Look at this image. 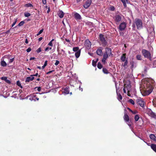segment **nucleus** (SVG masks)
<instances>
[{"label":"nucleus","instance_id":"obj_7","mask_svg":"<svg viewBox=\"0 0 156 156\" xmlns=\"http://www.w3.org/2000/svg\"><path fill=\"white\" fill-rule=\"evenodd\" d=\"M126 27V24L124 22L121 23L119 25V29L121 31H122L125 30Z\"/></svg>","mask_w":156,"mask_h":156},{"label":"nucleus","instance_id":"obj_27","mask_svg":"<svg viewBox=\"0 0 156 156\" xmlns=\"http://www.w3.org/2000/svg\"><path fill=\"white\" fill-rule=\"evenodd\" d=\"M130 64L131 65V67L132 68H133L136 66V63L133 61L131 62Z\"/></svg>","mask_w":156,"mask_h":156},{"label":"nucleus","instance_id":"obj_28","mask_svg":"<svg viewBox=\"0 0 156 156\" xmlns=\"http://www.w3.org/2000/svg\"><path fill=\"white\" fill-rule=\"evenodd\" d=\"M103 72L106 74H108L109 73L108 70L106 68H103L102 69Z\"/></svg>","mask_w":156,"mask_h":156},{"label":"nucleus","instance_id":"obj_19","mask_svg":"<svg viewBox=\"0 0 156 156\" xmlns=\"http://www.w3.org/2000/svg\"><path fill=\"white\" fill-rule=\"evenodd\" d=\"M126 54L124 53L122 54V55L121 57V60L122 62H124L126 61Z\"/></svg>","mask_w":156,"mask_h":156},{"label":"nucleus","instance_id":"obj_58","mask_svg":"<svg viewBox=\"0 0 156 156\" xmlns=\"http://www.w3.org/2000/svg\"><path fill=\"white\" fill-rule=\"evenodd\" d=\"M120 0L122 2V3L124 2H126V1L127 2L128 1V0Z\"/></svg>","mask_w":156,"mask_h":156},{"label":"nucleus","instance_id":"obj_60","mask_svg":"<svg viewBox=\"0 0 156 156\" xmlns=\"http://www.w3.org/2000/svg\"><path fill=\"white\" fill-rule=\"evenodd\" d=\"M35 59L34 57H31L30 59V60H34Z\"/></svg>","mask_w":156,"mask_h":156},{"label":"nucleus","instance_id":"obj_31","mask_svg":"<svg viewBox=\"0 0 156 156\" xmlns=\"http://www.w3.org/2000/svg\"><path fill=\"white\" fill-rule=\"evenodd\" d=\"M139 119V115H135L134 117V119L135 121L137 122L138 121Z\"/></svg>","mask_w":156,"mask_h":156},{"label":"nucleus","instance_id":"obj_17","mask_svg":"<svg viewBox=\"0 0 156 156\" xmlns=\"http://www.w3.org/2000/svg\"><path fill=\"white\" fill-rule=\"evenodd\" d=\"M34 79V77L32 76V77H27L25 80V82H29L30 81L33 80Z\"/></svg>","mask_w":156,"mask_h":156},{"label":"nucleus","instance_id":"obj_40","mask_svg":"<svg viewBox=\"0 0 156 156\" xmlns=\"http://www.w3.org/2000/svg\"><path fill=\"white\" fill-rule=\"evenodd\" d=\"M109 9L112 11H113L115 9L114 7L113 6H111L110 7Z\"/></svg>","mask_w":156,"mask_h":156},{"label":"nucleus","instance_id":"obj_4","mask_svg":"<svg viewBox=\"0 0 156 156\" xmlns=\"http://www.w3.org/2000/svg\"><path fill=\"white\" fill-rule=\"evenodd\" d=\"M148 85H149V87H150V88L144 90L143 92L142 93V94L143 96H145L148 95L152 91L153 88L151 85L150 84V83H149Z\"/></svg>","mask_w":156,"mask_h":156},{"label":"nucleus","instance_id":"obj_6","mask_svg":"<svg viewBox=\"0 0 156 156\" xmlns=\"http://www.w3.org/2000/svg\"><path fill=\"white\" fill-rule=\"evenodd\" d=\"M85 45L86 48L88 49L90 48L91 47V42L88 39L86 40L85 41Z\"/></svg>","mask_w":156,"mask_h":156},{"label":"nucleus","instance_id":"obj_10","mask_svg":"<svg viewBox=\"0 0 156 156\" xmlns=\"http://www.w3.org/2000/svg\"><path fill=\"white\" fill-rule=\"evenodd\" d=\"M112 49L109 48H105V53L107 54L110 56L111 55H112Z\"/></svg>","mask_w":156,"mask_h":156},{"label":"nucleus","instance_id":"obj_35","mask_svg":"<svg viewBox=\"0 0 156 156\" xmlns=\"http://www.w3.org/2000/svg\"><path fill=\"white\" fill-rule=\"evenodd\" d=\"M109 56L108 54H106L105 53H104L103 55V58L104 59H107L108 58V57Z\"/></svg>","mask_w":156,"mask_h":156},{"label":"nucleus","instance_id":"obj_12","mask_svg":"<svg viewBox=\"0 0 156 156\" xmlns=\"http://www.w3.org/2000/svg\"><path fill=\"white\" fill-rule=\"evenodd\" d=\"M123 119L126 122H128L129 121V117L128 115H127L126 113H124V115L123 116Z\"/></svg>","mask_w":156,"mask_h":156},{"label":"nucleus","instance_id":"obj_56","mask_svg":"<svg viewBox=\"0 0 156 156\" xmlns=\"http://www.w3.org/2000/svg\"><path fill=\"white\" fill-rule=\"evenodd\" d=\"M48 50H49V47H46V48H45L44 49V51H47Z\"/></svg>","mask_w":156,"mask_h":156},{"label":"nucleus","instance_id":"obj_14","mask_svg":"<svg viewBox=\"0 0 156 156\" xmlns=\"http://www.w3.org/2000/svg\"><path fill=\"white\" fill-rule=\"evenodd\" d=\"M1 79L2 80H4L5 82L8 83V84H10V81L7 79V77L6 76H3L1 78Z\"/></svg>","mask_w":156,"mask_h":156},{"label":"nucleus","instance_id":"obj_46","mask_svg":"<svg viewBox=\"0 0 156 156\" xmlns=\"http://www.w3.org/2000/svg\"><path fill=\"white\" fill-rule=\"evenodd\" d=\"M37 88V90L38 91H40L41 90V87H36L35 88V89H36Z\"/></svg>","mask_w":156,"mask_h":156},{"label":"nucleus","instance_id":"obj_3","mask_svg":"<svg viewBox=\"0 0 156 156\" xmlns=\"http://www.w3.org/2000/svg\"><path fill=\"white\" fill-rule=\"evenodd\" d=\"M135 24L138 29H141L142 27V22L141 20L138 18H136L135 20Z\"/></svg>","mask_w":156,"mask_h":156},{"label":"nucleus","instance_id":"obj_25","mask_svg":"<svg viewBox=\"0 0 156 156\" xmlns=\"http://www.w3.org/2000/svg\"><path fill=\"white\" fill-rule=\"evenodd\" d=\"M116 93H117V95H118V100L119 101L121 100L122 99V97L121 95L120 94L118 95V93L117 92V89H116Z\"/></svg>","mask_w":156,"mask_h":156},{"label":"nucleus","instance_id":"obj_63","mask_svg":"<svg viewBox=\"0 0 156 156\" xmlns=\"http://www.w3.org/2000/svg\"><path fill=\"white\" fill-rule=\"evenodd\" d=\"M65 40L68 42H70V40L69 39H65Z\"/></svg>","mask_w":156,"mask_h":156},{"label":"nucleus","instance_id":"obj_54","mask_svg":"<svg viewBox=\"0 0 156 156\" xmlns=\"http://www.w3.org/2000/svg\"><path fill=\"white\" fill-rule=\"evenodd\" d=\"M38 76V73H37L36 74H35L34 75H30V76L34 77V76Z\"/></svg>","mask_w":156,"mask_h":156},{"label":"nucleus","instance_id":"obj_21","mask_svg":"<svg viewBox=\"0 0 156 156\" xmlns=\"http://www.w3.org/2000/svg\"><path fill=\"white\" fill-rule=\"evenodd\" d=\"M2 59H1V61L0 62L1 65L3 67H5L7 66V64L5 61L4 60H2Z\"/></svg>","mask_w":156,"mask_h":156},{"label":"nucleus","instance_id":"obj_62","mask_svg":"<svg viewBox=\"0 0 156 156\" xmlns=\"http://www.w3.org/2000/svg\"><path fill=\"white\" fill-rule=\"evenodd\" d=\"M57 51L58 52V54H60L59 53V48L58 47L57 48Z\"/></svg>","mask_w":156,"mask_h":156},{"label":"nucleus","instance_id":"obj_5","mask_svg":"<svg viewBox=\"0 0 156 156\" xmlns=\"http://www.w3.org/2000/svg\"><path fill=\"white\" fill-rule=\"evenodd\" d=\"M142 53L145 58L151 59V54L149 51L145 49H143L142 50Z\"/></svg>","mask_w":156,"mask_h":156},{"label":"nucleus","instance_id":"obj_37","mask_svg":"<svg viewBox=\"0 0 156 156\" xmlns=\"http://www.w3.org/2000/svg\"><path fill=\"white\" fill-rule=\"evenodd\" d=\"M128 102L133 105H134L135 104L134 101L132 99H129L128 101Z\"/></svg>","mask_w":156,"mask_h":156},{"label":"nucleus","instance_id":"obj_24","mask_svg":"<svg viewBox=\"0 0 156 156\" xmlns=\"http://www.w3.org/2000/svg\"><path fill=\"white\" fill-rule=\"evenodd\" d=\"M80 52L81 51L80 50L76 52L75 53V55L76 58H78L79 57L80 54Z\"/></svg>","mask_w":156,"mask_h":156},{"label":"nucleus","instance_id":"obj_26","mask_svg":"<svg viewBox=\"0 0 156 156\" xmlns=\"http://www.w3.org/2000/svg\"><path fill=\"white\" fill-rule=\"evenodd\" d=\"M69 88L66 87L64 89V92L66 94H68L69 93Z\"/></svg>","mask_w":156,"mask_h":156},{"label":"nucleus","instance_id":"obj_47","mask_svg":"<svg viewBox=\"0 0 156 156\" xmlns=\"http://www.w3.org/2000/svg\"><path fill=\"white\" fill-rule=\"evenodd\" d=\"M59 61L58 60H56V62H55V66H57L59 64Z\"/></svg>","mask_w":156,"mask_h":156},{"label":"nucleus","instance_id":"obj_30","mask_svg":"<svg viewBox=\"0 0 156 156\" xmlns=\"http://www.w3.org/2000/svg\"><path fill=\"white\" fill-rule=\"evenodd\" d=\"M102 64H101V63L100 62H99L98 64V65H97V67L98 68L100 69H101L102 68Z\"/></svg>","mask_w":156,"mask_h":156},{"label":"nucleus","instance_id":"obj_51","mask_svg":"<svg viewBox=\"0 0 156 156\" xmlns=\"http://www.w3.org/2000/svg\"><path fill=\"white\" fill-rule=\"evenodd\" d=\"M106 59H105L104 58H103L101 60L102 62L104 63H105L106 62Z\"/></svg>","mask_w":156,"mask_h":156},{"label":"nucleus","instance_id":"obj_57","mask_svg":"<svg viewBox=\"0 0 156 156\" xmlns=\"http://www.w3.org/2000/svg\"><path fill=\"white\" fill-rule=\"evenodd\" d=\"M43 39V38L41 37H40L38 38L39 41H41Z\"/></svg>","mask_w":156,"mask_h":156},{"label":"nucleus","instance_id":"obj_32","mask_svg":"<svg viewBox=\"0 0 156 156\" xmlns=\"http://www.w3.org/2000/svg\"><path fill=\"white\" fill-rule=\"evenodd\" d=\"M54 39H52L51 41H50V42L48 43V45L52 47L53 46V44H52V42L54 41Z\"/></svg>","mask_w":156,"mask_h":156},{"label":"nucleus","instance_id":"obj_64","mask_svg":"<svg viewBox=\"0 0 156 156\" xmlns=\"http://www.w3.org/2000/svg\"><path fill=\"white\" fill-rule=\"evenodd\" d=\"M127 109L129 110V111H130V112H132V110H131L130 108H127Z\"/></svg>","mask_w":156,"mask_h":156},{"label":"nucleus","instance_id":"obj_50","mask_svg":"<svg viewBox=\"0 0 156 156\" xmlns=\"http://www.w3.org/2000/svg\"><path fill=\"white\" fill-rule=\"evenodd\" d=\"M124 7L125 8H126L127 7V5L126 3V2H124L122 3Z\"/></svg>","mask_w":156,"mask_h":156},{"label":"nucleus","instance_id":"obj_13","mask_svg":"<svg viewBox=\"0 0 156 156\" xmlns=\"http://www.w3.org/2000/svg\"><path fill=\"white\" fill-rule=\"evenodd\" d=\"M148 114L152 118L156 119V115L154 112L152 111H150L148 112Z\"/></svg>","mask_w":156,"mask_h":156},{"label":"nucleus","instance_id":"obj_22","mask_svg":"<svg viewBox=\"0 0 156 156\" xmlns=\"http://www.w3.org/2000/svg\"><path fill=\"white\" fill-rule=\"evenodd\" d=\"M150 137L151 139L154 141L156 140V136L153 134H151L150 135Z\"/></svg>","mask_w":156,"mask_h":156},{"label":"nucleus","instance_id":"obj_36","mask_svg":"<svg viewBox=\"0 0 156 156\" xmlns=\"http://www.w3.org/2000/svg\"><path fill=\"white\" fill-rule=\"evenodd\" d=\"M25 6L26 7H33V5L30 4V3H28L27 4H26L25 5Z\"/></svg>","mask_w":156,"mask_h":156},{"label":"nucleus","instance_id":"obj_45","mask_svg":"<svg viewBox=\"0 0 156 156\" xmlns=\"http://www.w3.org/2000/svg\"><path fill=\"white\" fill-rule=\"evenodd\" d=\"M41 51V48H39L36 51L37 53H39Z\"/></svg>","mask_w":156,"mask_h":156},{"label":"nucleus","instance_id":"obj_11","mask_svg":"<svg viewBox=\"0 0 156 156\" xmlns=\"http://www.w3.org/2000/svg\"><path fill=\"white\" fill-rule=\"evenodd\" d=\"M91 2V1L90 0H87L83 5V7L85 9L87 8L90 5Z\"/></svg>","mask_w":156,"mask_h":156},{"label":"nucleus","instance_id":"obj_44","mask_svg":"<svg viewBox=\"0 0 156 156\" xmlns=\"http://www.w3.org/2000/svg\"><path fill=\"white\" fill-rule=\"evenodd\" d=\"M17 19H15V21L13 22V23L12 24V27H13L15 25V24H16V23L17 22Z\"/></svg>","mask_w":156,"mask_h":156},{"label":"nucleus","instance_id":"obj_39","mask_svg":"<svg viewBox=\"0 0 156 156\" xmlns=\"http://www.w3.org/2000/svg\"><path fill=\"white\" fill-rule=\"evenodd\" d=\"M31 14L30 13L27 12L24 13V16L26 17H28L30 16Z\"/></svg>","mask_w":156,"mask_h":156},{"label":"nucleus","instance_id":"obj_42","mask_svg":"<svg viewBox=\"0 0 156 156\" xmlns=\"http://www.w3.org/2000/svg\"><path fill=\"white\" fill-rule=\"evenodd\" d=\"M96 63L97 62H95V61H94V60L92 61V64L95 67L96 66Z\"/></svg>","mask_w":156,"mask_h":156},{"label":"nucleus","instance_id":"obj_41","mask_svg":"<svg viewBox=\"0 0 156 156\" xmlns=\"http://www.w3.org/2000/svg\"><path fill=\"white\" fill-rule=\"evenodd\" d=\"M24 21H21L19 23L18 26H23L24 24Z\"/></svg>","mask_w":156,"mask_h":156},{"label":"nucleus","instance_id":"obj_49","mask_svg":"<svg viewBox=\"0 0 156 156\" xmlns=\"http://www.w3.org/2000/svg\"><path fill=\"white\" fill-rule=\"evenodd\" d=\"M131 112L133 114H135L138 113V112L137 111L135 110L134 111H132Z\"/></svg>","mask_w":156,"mask_h":156},{"label":"nucleus","instance_id":"obj_29","mask_svg":"<svg viewBox=\"0 0 156 156\" xmlns=\"http://www.w3.org/2000/svg\"><path fill=\"white\" fill-rule=\"evenodd\" d=\"M78 47H74L73 48V51L74 52H77L80 50Z\"/></svg>","mask_w":156,"mask_h":156},{"label":"nucleus","instance_id":"obj_52","mask_svg":"<svg viewBox=\"0 0 156 156\" xmlns=\"http://www.w3.org/2000/svg\"><path fill=\"white\" fill-rule=\"evenodd\" d=\"M54 71V70H52V71H49L48 72H47L46 73V74L47 75H48V74H50V73H51L52 72H53Z\"/></svg>","mask_w":156,"mask_h":156},{"label":"nucleus","instance_id":"obj_16","mask_svg":"<svg viewBox=\"0 0 156 156\" xmlns=\"http://www.w3.org/2000/svg\"><path fill=\"white\" fill-rule=\"evenodd\" d=\"M74 16L75 19L77 20H80L81 19L80 15L77 12L75 13Z\"/></svg>","mask_w":156,"mask_h":156},{"label":"nucleus","instance_id":"obj_9","mask_svg":"<svg viewBox=\"0 0 156 156\" xmlns=\"http://www.w3.org/2000/svg\"><path fill=\"white\" fill-rule=\"evenodd\" d=\"M137 103L141 107H143L144 105V101L140 99H138L136 100Z\"/></svg>","mask_w":156,"mask_h":156},{"label":"nucleus","instance_id":"obj_18","mask_svg":"<svg viewBox=\"0 0 156 156\" xmlns=\"http://www.w3.org/2000/svg\"><path fill=\"white\" fill-rule=\"evenodd\" d=\"M97 54L99 56H101L103 54L102 50L101 49H98L96 51Z\"/></svg>","mask_w":156,"mask_h":156},{"label":"nucleus","instance_id":"obj_34","mask_svg":"<svg viewBox=\"0 0 156 156\" xmlns=\"http://www.w3.org/2000/svg\"><path fill=\"white\" fill-rule=\"evenodd\" d=\"M128 58H127L126 59V61H125V62L124 63V64L123 65V66L124 67H126L127 66L128 64V61H127Z\"/></svg>","mask_w":156,"mask_h":156},{"label":"nucleus","instance_id":"obj_53","mask_svg":"<svg viewBox=\"0 0 156 156\" xmlns=\"http://www.w3.org/2000/svg\"><path fill=\"white\" fill-rule=\"evenodd\" d=\"M42 2L44 4H46L47 2L46 0H42Z\"/></svg>","mask_w":156,"mask_h":156},{"label":"nucleus","instance_id":"obj_38","mask_svg":"<svg viewBox=\"0 0 156 156\" xmlns=\"http://www.w3.org/2000/svg\"><path fill=\"white\" fill-rule=\"evenodd\" d=\"M16 84L17 85V86L20 87L21 88H23L22 86L21 85V84L19 81H18L17 82Z\"/></svg>","mask_w":156,"mask_h":156},{"label":"nucleus","instance_id":"obj_43","mask_svg":"<svg viewBox=\"0 0 156 156\" xmlns=\"http://www.w3.org/2000/svg\"><path fill=\"white\" fill-rule=\"evenodd\" d=\"M43 30H44V29H42L40 30V31L38 32V34H37V36H38L40 34H41L43 32Z\"/></svg>","mask_w":156,"mask_h":156},{"label":"nucleus","instance_id":"obj_59","mask_svg":"<svg viewBox=\"0 0 156 156\" xmlns=\"http://www.w3.org/2000/svg\"><path fill=\"white\" fill-rule=\"evenodd\" d=\"M25 42L26 44H28V40H27V39H26Z\"/></svg>","mask_w":156,"mask_h":156},{"label":"nucleus","instance_id":"obj_55","mask_svg":"<svg viewBox=\"0 0 156 156\" xmlns=\"http://www.w3.org/2000/svg\"><path fill=\"white\" fill-rule=\"evenodd\" d=\"M47 62H48V61L47 60L45 61V62L44 65L45 66L47 65Z\"/></svg>","mask_w":156,"mask_h":156},{"label":"nucleus","instance_id":"obj_48","mask_svg":"<svg viewBox=\"0 0 156 156\" xmlns=\"http://www.w3.org/2000/svg\"><path fill=\"white\" fill-rule=\"evenodd\" d=\"M31 48H30L29 47L27 49L26 51L27 52H29L31 51Z\"/></svg>","mask_w":156,"mask_h":156},{"label":"nucleus","instance_id":"obj_2","mask_svg":"<svg viewBox=\"0 0 156 156\" xmlns=\"http://www.w3.org/2000/svg\"><path fill=\"white\" fill-rule=\"evenodd\" d=\"M122 15L120 14L116 15L113 17V19L116 24H118L122 20Z\"/></svg>","mask_w":156,"mask_h":156},{"label":"nucleus","instance_id":"obj_15","mask_svg":"<svg viewBox=\"0 0 156 156\" xmlns=\"http://www.w3.org/2000/svg\"><path fill=\"white\" fill-rule=\"evenodd\" d=\"M11 56V55H6L4 56L5 58L10 59V60L9 61V63H11L12 62L14 59V58H10V57Z\"/></svg>","mask_w":156,"mask_h":156},{"label":"nucleus","instance_id":"obj_61","mask_svg":"<svg viewBox=\"0 0 156 156\" xmlns=\"http://www.w3.org/2000/svg\"><path fill=\"white\" fill-rule=\"evenodd\" d=\"M126 89L125 88H124L123 89V92H124V93H126Z\"/></svg>","mask_w":156,"mask_h":156},{"label":"nucleus","instance_id":"obj_8","mask_svg":"<svg viewBox=\"0 0 156 156\" xmlns=\"http://www.w3.org/2000/svg\"><path fill=\"white\" fill-rule=\"evenodd\" d=\"M131 87V85L129 82L126 83L124 84V88L126 89L128 92H129V90Z\"/></svg>","mask_w":156,"mask_h":156},{"label":"nucleus","instance_id":"obj_1","mask_svg":"<svg viewBox=\"0 0 156 156\" xmlns=\"http://www.w3.org/2000/svg\"><path fill=\"white\" fill-rule=\"evenodd\" d=\"M99 38L102 46L103 47L105 46L107 44V42L104 37V35L100 34L99 35Z\"/></svg>","mask_w":156,"mask_h":156},{"label":"nucleus","instance_id":"obj_33","mask_svg":"<svg viewBox=\"0 0 156 156\" xmlns=\"http://www.w3.org/2000/svg\"><path fill=\"white\" fill-rule=\"evenodd\" d=\"M136 58L137 60H142L141 56L140 55H137L136 56Z\"/></svg>","mask_w":156,"mask_h":156},{"label":"nucleus","instance_id":"obj_20","mask_svg":"<svg viewBox=\"0 0 156 156\" xmlns=\"http://www.w3.org/2000/svg\"><path fill=\"white\" fill-rule=\"evenodd\" d=\"M58 16L60 18H62L63 17L64 15V13L62 11H60L58 14Z\"/></svg>","mask_w":156,"mask_h":156},{"label":"nucleus","instance_id":"obj_23","mask_svg":"<svg viewBox=\"0 0 156 156\" xmlns=\"http://www.w3.org/2000/svg\"><path fill=\"white\" fill-rule=\"evenodd\" d=\"M151 149L156 153V145L152 144L151 145Z\"/></svg>","mask_w":156,"mask_h":156}]
</instances>
